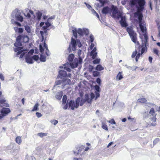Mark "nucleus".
I'll return each mask as SVG.
<instances>
[{
	"mask_svg": "<svg viewBox=\"0 0 160 160\" xmlns=\"http://www.w3.org/2000/svg\"><path fill=\"white\" fill-rule=\"evenodd\" d=\"M127 31L129 33L132 41L134 43L136 47H138L139 49H140L141 48H142L141 52V54H142L143 53L146 52L147 51L146 45L148 40V38L146 33L143 34L144 39H142V46H141L139 45V42L137 41V34L132 28L128 27L127 28Z\"/></svg>",
	"mask_w": 160,
	"mask_h": 160,
	"instance_id": "nucleus-1",
	"label": "nucleus"
},
{
	"mask_svg": "<svg viewBox=\"0 0 160 160\" xmlns=\"http://www.w3.org/2000/svg\"><path fill=\"white\" fill-rule=\"evenodd\" d=\"M111 11L112 14V17L115 19H119L120 18L119 22L121 26L123 28H126L128 24L127 21V18L125 16H123V12L119 11L117 7L112 5L111 7Z\"/></svg>",
	"mask_w": 160,
	"mask_h": 160,
	"instance_id": "nucleus-2",
	"label": "nucleus"
},
{
	"mask_svg": "<svg viewBox=\"0 0 160 160\" xmlns=\"http://www.w3.org/2000/svg\"><path fill=\"white\" fill-rule=\"evenodd\" d=\"M145 2L144 0H140L138 3L139 7H138V11L136 13L138 16V19L139 21V26L141 31L143 33H146V28L145 27L142 25L141 21L143 17L142 14L141 12L144 9V6L145 4Z\"/></svg>",
	"mask_w": 160,
	"mask_h": 160,
	"instance_id": "nucleus-3",
	"label": "nucleus"
},
{
	"mask_svg": "<svg viewBox=\"0 0 160 160\" xmlns=\"http://www.w3.org/2000/svg\"><path fill=\"white\" fill-rule=\"evenodd\" d=\"M94 98V94L92 92L85 94L84 99H81L80 98H78L76 101V108H78L79 105L82 106L85 102H87L88 103H91L92 99Z\"/></svg>",
	"mask_w": 160,
	"mask_h": 160,
	"instance_id": "nucleus-4",
	"label": "nucleus"
},
{
	"mask_svg": "<svg viewBox=\"0 0 160 160\" xmlns=\"http://www.w3.org/2000/svg\"><path fill=\"white\" fill-rule=\"evenodd\" d=\"M84 57L82 55L81 56L79 57V60H78L77 59L75 58L74 62L72 63L67 62L63 65V66H61L60 68L61 69L66 70L68 72H70L71 68H74L77 67L78 64H81L82 62V58Z\"/></svg>",
	"mask_w": 160,
	"mask_h": 160,
	"instance_id": "nucleus-5",
	"label": "nucleus"
},
{
	"mask_svg": "<svg viewBox=\"0 0 160 160\" xmlns=\"http://www.w3.org/2000/svg\"><path fill=\"white\" fill-rule=\"evenodd\" d=\"M14 45L16 47H17V48L15 50V52L18 51L17 55L21 54L20 56V58H22L24 55L27 52V51L23 49L22 47H19L22 46V44L18 38Z\"/></svg>",
	"mask_w": 160,
	"mask_h": 160,
	"instance_id": "nucleus-6",
	"label": "nucleus"
},
{
	"mask_svg": "<svg viewBox=\"0 0 160 160\" xmlns=\"http://www.w3.org/2000/svg\"><path fill=\"white\" fill-rule=\"evenodd\" d=\"M72 32L74 36L76 38H77V33L79 35L82 36L84 34L87 35L89 32L88 30L86 28H79L78 29L74 28L72 30Z\"/></svg>",
	"mask_w": 160,
	"mask_h": 160,
	"instance_id": "nucleus-7",
	"label": "nucleus"
},
{
	"mask_svg": "<svg viewBox=\"0 0 160 160\" xmlns=\"http://www.w3.org/2000/svg\"><path fill=\"white\" fill-rule=\"evenodd\" d=\"M12 18H15L16 19L21 22L23 20V17L21 16V13L20 10L16 9L13 10L11 13Z\"/></svg>",
	"mask_w": 160,
	"mask_h": 160,
	"instance_id": "nucleus-8",
	"label": "nucleus"
},
{
	"mask_svg": "<svg viewBox=\"0 0 160 160\" xmlns=\"http://www.w3.org/2000/svg\"><path fill=\"white\" fill-rule=\"evenodd\" d=\"M39 58L38 56L34 55L33 56L27 55L25 58L26 62L29 64H32L33 63V60L37 61Z\"/></svg>",
	"mask_w": 160,
	"mask_h": 160,
	"instance_id": "nucleus-9",
	"label": "nucleus"
},
{
	"mask_svg": "<svg viewBox=\"0 0 160 160\" xmlns=\"http://www.w3.org/2000/svg\"><path fill=\"white\" fill-rule=\"evenodd\" d=\"M156 114L155 113L154 109L153 108H151L148 114L149 117V118L151 119V121L152 122H154L156 121Z\"/></svg>",
	"mask_w": 160,
	"mask_h": 160,
	"instance_id": "nucleus-10",
	"label": "nucleus"
},
{
	"mask_svg": "<svg viewBox=\"0 0 160 160\" xmlns=\"http://www.w3.org/2000/svg\"><path fill=\"white\" fill-rule=\"evenodd\" d=\"M10 112V110L9 108H3L1 110V113L0 114V119L6 116Z\"/></svg>",
	"mask_w": 160,
	"mask_h": 160,
	"instance_id": "nucleus-11",
	"label": "nucleus"
},
{
	"mask_svg": "<svg viewBox=\"0 0 160 160\" xmlns=\"http://www.w3.org/2000/svg\"><path fill=\"white\" fill-rule=\"evenodd\" d=\"M39 49L40 52L42 53L41 54L40 59V61L42 62H45L46 61V57L45 56L44 54V49L42 45H39Z\"/></svg>",
	"mask_w": 160,
	"mask_h": 160,
	"instance_id": "nucleus-12",
	"label": "nucleus"
},
{
	"mask_svg": "<svg viewBox=\"0 0 160 160\" xmlns=\"http://www.w3.org/2000/svg\"><path fill=\"white\" fill-rule=\"evenodd\" d=\"M67 76V73L65 71L63 70H61L59 71L58 77L62 79L66 77Z\"/></svg>",
	"mask_w": 160,
	"mask_h": 160,
	"instance_id": "nucleus-13",
	"label": "nucleus"
},
{
	"mask_svg": "<svg viewBox=\"0 0 160 160\" xmlns=\"http://www.w3.org/2000/svg\"><path fill=\"white\" fill-rule=\"evenodd\" d=\"M0 106L1 107H2L1 105L6 107H9V104L7 103L6 100L3 97H2V98H0Z\"/></svg>",
	"mask_w": 160,
	"mask_h": 160,
	"instance_id": "nucleus-14",
	"label": "nucleus"
},
{
	"mask_svg": "<svg viewBox=\"0 0 160 160\" xmlns=\"http://www.w3.org/2000/svg\"><path fill=\"white\" fill-rule=\"evenodd\" d=\"M107 120L105 118H103L101 121L102 124V127L103 129L107 131L108 130V126L106 124Z\"/></svg>",
	"mask_w": 160,
	"mask_h": 160,
	"instance_id": "nucleus-15",
	"label": "nucleus"
},
{
	"mask_svg": "<svg viewBox=\"0 0 160 160\" xmlns=\"http://www.w3.org/2000/svg\"><path fill=\"white\" fill-rule=\"evenodd\" d=\"M85 147L83 145L81 146L79 148L78 154H79L81 155H84L85 153L84 151Z\"/></svg>",
	"mask_w": 160,
	"mask_h": 160,
	"instance_id": "nucleus-16",
	"label": "nucleus"
},
{
	"mask_svg": "<svg viewBox=\"0 0 160 160\" xmlns=\"http://www.w3.org/2000/svg\"><path fill=\"white\" fill-rule=\"evenodd\" d=\"M71 43L72 47V50L74 51L76 49V47L77 44V41L72 38L71 40Z\"/></svg>",
	"mask_w": 160,
	"mask_h": 160,
	"instance_id": "nucleus-17",
	"label": "nucleus"
},
{
	"mask_svg": "<svg viewBox=\"0 0 160 160\" xmlns=\"http://www.w3.org/2000/svg\"><path fill=\"white\" fill-rule=\"evenodd\" d=\"M75 108H76V103L75 102L71 100L70 101L68 104V109L71 108L72 110H74Z\"/></svg>",
	"mask_w": 160,
	"mask_h": 160,
	"instance_id": "nucleus-18",
	"label": "nucleus"
},
{
	"mask_svg": "<svg viewBox=\"0 0 160 160\" xmlns=\"http://www.w3.org/2000/svg\"><path fill=\"white\" fill-rule=\"evenodd\" d=\"M96 51V48L95 47L91 52V55L92 56L93 59H95L97 56V53Z\"/></svg>",
	"mask_w": 160,
	"mask_h": 160,
	"instance_id": "nucleus-19",
	"label": "nucleus"
},
{
	"mask_svg": "<svg viewBox=\"0 0 160 160\" xmlns=\"http://www.w3.org/2000/svg\"><path fill=\"white\" fill-rule=\"evenodd\" d=\"M70 83V81L69 79H62V86L63 87L69 85Z\"/></svg>",
	"mask_w": 160,
	"mask_h": 160,
	"instance_id": "nucleus-20",
	"label": "nucleus"
},
{
	"mask_svg": "<svg viewBox=\"0 0 160 160\" xmlns=\"http://www.w3.org/2000/svg\"><path fill=\"white\" fill-rule=\"evenodd\" d=\"M110 10V9L108 7H105L103 8L102 10V12L103 14H106L109 12Z\"/></svg>",
	"mask_w": 160,
	"mask_h": 160,
	"instance_id": "nucleus-21",
	"label": "nucleus"
},
{
	"mask_svg": "<svg viewBox=\"0 0 160 160\" xmlns=\"http://www.w3.org/2000/svg\"><path fill=\"white\" fill-rule=\"evenodd\" d=\"M157 143V141H148V146L152 148Z\"/></svg>",
	"mask_w": 160,
	"mask_h": 160,
	"instance_id": "nucleus-22",
	"label": "nucleus"
},
{
	"mask_svg": "<svg viewBox=\"0 0 160 160\" xmlns=\"http://www.w3.org/2000/svg\"><path fill=\"white\" fill-rule=\"evenodd\" d=\"M43 48L44 49H46V54L47 55V56H49L50 55L49 53V51L48 49L47 45L45 43V42H44L43 47Z\"/></svg>",
	"mask_w": 160,
	"mask_h": 160,
	"instance_id": "nucleus-23",
	"label": "nucleus"
},
{
	"mask_svg": "<svg viewBox=\"0 0 160 160\" xmlns=\"http://www.w3.org/2000/svg\"><path fill=\"white\" fill-rule=\"evenodd\" d=\"M49 21V19H48L47 21L45 22L46 26H44L43 28L44 29H47L50 26H51V24L50 23Z\"/></svg>",
	"mask_w": 160,
	"mask_h": 160,
	"instance_id": "nucleus-24",
	"label": "nucleus"
},
{
	"mask_svg": "<svg viewBox=\"0 0 160 160\" xmlns=\"http://www.w3.org/2000/svg\"><path fill=\"white\" fill-rule=\"evenodd\" d=\"M74 58V56L73 54L71 53L68 56V60L70 62L72 61L73 59Z\"/></svg>",
	"mask_w": 160,
	"mask_h": 160,
	"instance_id": "nucleus-25",
	"label": "nucleus"
},
{
	"mask_svg": "<svg viewBox=\"0 0 160 160\" xmlns=\"http://www.w3.org/2000/svg\"><path fill=\"white\" fill-rule=\"evenodd\" d=\"M37 15V18L38 20H39L41 18L42 16V13L40 12H38L36 13Z\"/></svg>",
	"mask_w": 160,
	"mask_h": 160,
	"instance_id": "nucleus-26",
	"label": "nucleus"
},
{
	"mask_svg": "<svg viewBox=\"0 0 160 160\" xmlns=\"http://www.w3.org/2000/svg\"><path fill=\"white\" fill-rule=\"evenodd\" d=\"M104 68L101 65H98L95 68V69L98 71H102L104 69Z\"/></svg>",
	"mask_w": 160,
	"mask_h": 160,
	"instance_id": "nucleus-27",
	"label": "nucleus"
},
{
	"mask_svg": "<svg viewBox=\"0 0 160 160\" xmlns=\"http://www.w3.org/2000/svg\"><path fill=\"white\" fill-rule=\"evenodd\" d=\"M39 105V104L38 103H36L34 106L33 109L32 110V111L34 112L37 111L38 109V107Z\"/></svg>",
	"mask_w": 160,
	"mask_h": 160,
	"instance_id": "nucleus-28",
	"label": "nucleus"
},
{
	"mask_svg": "<svg viewBox=\"0 0 160 160\" xmlns=\"http://www.w3.org/2000/svg\"><path fill=\"white\" fill-rule=\"evenodd\" d=\"M11 21L12 23L14 25H16V26L19 27H21V24L19 22H18L16 21H14L12 19L11 20Z\"/></svg>",
	"mask_w": 160,
	"mask_h": 160,
	"instance_id": "nucleus-29",
	"label": "nucleus"
},
{
	"mask_svg": "<svg viewBox=\"0 0 160 160\" xmlns=\"http://www.w3.org/2000/svg\"><path fill=\"white\" fill-rule=\"evenodd\" d=\"M91 12L93 15L96 16L98 19H99V15L93 9H91Z\"/></svg>",
	"mask_w": 160,
	"mask_h": 160,
	"instance_id": "nucleus-30",
	"label": "nucleus"
},
{
	"mask_svg": "<svg viewBox=\"0 0 160 160\" xmlns=\"http://www.w3.org/2000/svg\"><path fill=\"white\" fill-rule=\"evenodd\" d=\"M140 0H130V3L132 6L135 5L137 3H138V2Z\"/></svg>",
	"mask_w": 160,
	"mask_h": 160,
	"instance_id": "nucleus-31",
	"label": "nucleus"
},
{
	"mask_svg": "<svg viewBox=\"0 0 160 160\" xmlns=\"http://www.w3.org/2000/svg\"><path fill=\"white\" fill-rule=\"evenodd\" d=\"M62 95V93L61 92H58L56 95V98L57 99L60 100L61 98Z\"/></svg>",
	"mask_w": 160,
	"mask_h": 160,
	"instance_id": "nucleus-32",
	"label": "nucleus"
},
{
	"mask_svg": "<svg viewBox=\"0 0 160 160\" xmlns=\"http://www.w3.org/2000/svg\"><path fill=\"white\" fill-rule=\"evenodd\" d=\"M138 101V102H140L141 103H144L147 102V100L145 98H141L139 99Z\"/></svg>",
	"mask_w": 160,
	"mask_h": 160,
	"instance_id": "nucleus-33",
	"label": "nucleus"
},
{
	"mask_svg": "<svg viewBox=\"0 0 160 160\" xmlns=\"http://www.w3.org/2000/svg\"><path fill=\"white\" fill-rule=\"evenodd\" d=\"M23 41L25 42H27L29 40V38L27 36L24 35L22 36Z\"/></svg>",
	"mask_w": 160,
	"mask_h": 160,
	"instance_id": "nucleus-34",
	"label": "nucleus"
},
{
	"mask_svg": "<svg viewBox=\"0 0 160 160\" xmlns=\"http://www.w3.org/2000/svg\"><path fill=\"white\" fill-rule=\"evenodd\" d=\"M25 29L26 31L28 33H29L31 32V28L28 25H25L24 26Z\"/></svg>",
	"mask_w": 160,
	"mask_h": 160,
	"instance_id": "nucleus-35",
	"label": "nucleus"
},
{
	"mask_svg": "<svg viewBox=\"0 0 160 160\" xmlns=\"http://www.w3.org/2000/svg\"><path fill=\"white\" fill-rule=\"evenodd\" d=\"M94 60L93 61V63L94 64H98L100 61V59L99 58H97L94 59Z\"/></svg>",
	"mask_w": 160,
	"mask_h": 160,
	"instance_id": "nucleus-36",
	"label": "nucleus"
},
{
	"mask_svg": "<svg viewBox=\"0 0 160 160\" xmlns=\"http://www.w3.org/2000/svg\"><path fill=\"white\" fill-rule=\"evenodd\" d=\"M123 78V77L122 75L121 72H119L117 76V78L118 80H120Z\"/></svg>",
	"mask_w": 160,
	"mask_h": 160,
	"instance_id": "nucleus-37",
	"label": "nucleus"
},
{
	"mask_svg": "<svg viewBox=\"0 0 160 160\" xmlns=\"http://www.w3.org/2000/svg\"><path fill=\"white\" fill-rule=\"evenodd\" d=\"M78 54L79 57H80V56H81L83 55L84 57V55L83 52L81 50H78Z\"/></svg>",
	"mask_w": 160,
	"mask_h": 160,
	"instance_id": "nucleus-38",
	"label": "nucleus"
},
{
	"mask_svg": "<svg viewBox=\"0 0 160 160\" xmlns=\"http://www.w3.org/2000/svg\"><path fill=\"white\" fill-rule=\"evenodd\" d=\"M38 135L41 137H43L47 136V133H45L41 132V133H38Z\"/></svg>",
	"mask_w": 160,
	"mask_h": 160,
	"instance_id": "nucleus-39",
	"label": "nucleus"
},
{
	"mask_svg": "<svg viewBox=\"0 0 160 160\" xmlns=\"http://www.w3.org/2000/svg\"><path fill=\"white\" fill-rule=\"evenodd\" d=\"M29 12H30V13H28L26 15L27 17H30L31 16L30 14H31L32 15H33L34 18L35 17V16L34 15L33 12L32 11L30 10Z\"/></svg>",
	"mask_w": 160,
	"mask_h": 160,
	"instance_id": "nucleus-40",
	"label": "nucleus"
},
{
	"mask_svg": "<svg viewBox=\"0 0 160 160\" xmlns=\"http://www.w3.org/2000/svg\"><path fill=\"white\" fill-rule=\"evenodd\" d=\"M99 72L97 71H95L93 72V75L94 77L98 76L99 74Z\"/></svg>",
	"mask_w": 160,
	"mask_h": 160,
	"instance_id": "nucleus-41",
	"label": "nucleus"
},
{
	"mask_svg": "<svg viewBox=\"0 0 160 160\" xmlns=\"http://www.w3.org/2000/svg\"><path fill=\"white\" fill-rule=\"evenodd\" d=\"M62 79L61 80H57L56 81V85H62Z\"/></svg>",
	"mask_w": 160,
	"mask_h": 160,
	"instance_id": "nucleus-42",
	"label": "nucleus"
},
{
	"mask_svg": "<svg viewBox=\"0 0 160 160\" xmlns=\"http://www.w3.org/2000/svg\"><path fill=\"white\" fill-rule=\"evenodd\" d=\"M50 122L54 125H56L58 122V121L55 120H52L50 121Z\"/></svg>",
	"mask_w": 160,
	"mask_h": 160,
	"instance_id": "nucleus-43",
	"label": "nucleus"
},
{
	"mask_svg": "<svg viewBox=\"0 0 160 160\" xmlns=\"http://www.w3.org/2000/svg\"><path fill=\"white\" fill-rule=\"evenodd\" d=\"M107 122L110 123L112 124H115L116 122L113 119H112L109 121L107 120Z\"/></svg>",
	"mask_w": 160,
	"mask_h": 160,
	"instance_id": "nucleus-44",
	"label": "nucleus"
},
{
	"mask_svg": "<svg viewBox=\"0 0 160 160\" xmlns=\"http://www.w3.org/2000/svg\"><path fill=\"white\" fill-rule=\"evenodd\" d=\"M142 54H141V53L138 52V53L136 55V58H135V60L136 62H137L138 61V59L139 58L140 56Z\"/></svg>",
	"mask_w": 160,
	"mask_h": 160,
	"instance_id": "nucleus-45",
	"label": "nucleus"
},
{
	"mask_svg": "<svg viewBox=\"0 0 160 160\" xmlns=\"http://www.w3.org/2000/svg\"><path fill=\"white\" fill-rule=\"evenodd\" d=\"M137 53L138 52L136 50H135L134 52H133L131 56L132 58H134L135 56L136 57V56L137 54Z\"/></svg>",
	"mask_w": 160,
	"mask_h": 160,
	"instance_id": "nucleus-46",
	"label": "nucleus"
},
{
	"mask_svg": "<svg viewBox=\"0 0 160 160\" xmlns=\"http://www.w3.org/2000/svg\"><path fill=\"white\" fill-rule=\"evenodd\" d=\"M99 92L95 91L96 96L95 97V100H96L99 97L100 94Z\"/></svg>",
	"mask_w": 160,
	"mask_h": 160,
	"instance_id": "nucleus-47",
	"label": "nucleus"
},
{
	"mask_svg": "<svg viewBox=\"0 0 160 160\" xmlns=\"http://www.w3.org/2000/svg\"><path fill=\"white\" fill-rule=\"evenodd\" d=\"M153 52L154 53L156 54L157 55H159V51L157 49L154 48L153 49Z\"/></svg>",
	"mask_w": 160,
	"mask_h": 160,
	"instance_id": "nucleus-48",
	"label": "nucleus"
},
{
	"mask_svg": "<svg viewBox=\"0 0 160 160\" xmlns=\"http://www.w3.org/2000/svg\"><path fill=\"white\" fill-rule=\"evenodd\" d=\"M40 35L42 37V41H43L44 39V32L43 31H40Z\"/></svg>",
	"mask_w": 160,
	"mask_h": 160,
	"instance_id": "nucleus-49",
	"label": "nucleus"
},
{
	"mask_svg": "<svg viewBox=\"0 0 160 160\" xmlns=\"http://www.w3.org/2000/svg\"><path fill=\"white\" fill-rule=\"evenodd\" d=\"M90 41L91 42H92L94 40V38L93 35L91 34L90 36Z\"/></svg>",
	"mask_w": 160,
	"mask_h": 160,
	"instance_id": "nucleus-50",
	"label": "nucleus"
},
{
	"mask_svg": "<svg viewBox=\"0 0 160 160\" xmlns=\"http://www.w3.org/2000/svg\"><path fill=\"white\" fill-rule=\"evenodd\" d=\"M67 100V97L66 95H64L63 97L62 102L63 103H65Z\"/></svg>",
	"mask_w": 160,
	"mask_h": 160,
	"instance_id": "nucleus-51",
	"label": "nucleus"
},
{
	"mask_svg": "<svg viewBox=\"0 0 160 160\" xmlns=\"http://www.w3.org/2000/svg\"><path fill=\"white\" fill-rule=\"evenodd\" d=\"M95 89L96 90V92H99L100 87L98 85H95Z\"/></svg>",
	"mask_w": 160,
	"mask_h": 160,
	"instance_id": "nucleus-52",
	"label": "nucleus"
},
{
	"mask_svg": "<svg viewBox=\"0 0 160 160\" xmlns=\"http://www.w3.org/2000/svg\"><path fill=\"white\" fill-rule=\"evenodd\" d=\"M34 52V50L33 49L31 50L28 52L27 55H32Z\"/></svg>",
	"mask_w": 160,
	"mask_h": 160,
	"instance_id": "nucleus-53",
	"label": "nucleus"
},
{
	"mask_svg": "<svg viewBox=\"0 0 160 160\" xmlns=\"http://www.w3.org/2000/svg\"><path fill=\"white\" fill-rule=\"evenodd\" d=\"M85 4H86V6L87 7L88 9H91V10L92 9V7L90 5L88 4L86 2H85Z\"/></svg>",
	"mask_w": 160,
	"mask_h": 160,
	"instance_id": "nucleus-54",
	"label": "nucleus"
},
{
	"mask_svg": "<svg viewBox=\"0 0 160 160\" xmlns=\"http://www.w3.org/2000/svg\"><path fill=\"white\" fill-rule=\"evenodd\" d=\"M77 45L79 47H80L82 46V44L80 41L78 40H77Z\"/></svg>",
	"mask_w": 160,
	"mask_h": 160,
	"instance_id": "nucleus-55",
	"label": "nucleus"
},
{
	"mask_svg": "<svg viewBox=\"0 0 160 160\" xmlns=\"http://www.w3.org/2000/svg\"><path fill=\"white\" fill-rule=\"evenodd\" d=\"M36 115L38 118H40L42 116V114L39 112H37L36 113Z\"/></svg>",
	"mask_w": 160,
	"mask_h": 160,
	"instance_id": "nucleus-56",
	"label": "nucleus"
},
{
	"mask_svg": "<svg viewBox=\"0 0 160 160\" xmlns=\"http://www.w3.org/2000/svg\"><path fill=\"white\" fill-rule=\"evenodd\" d=\"M23 29L22 28H19L18 31V33H21L23 32Z\"/></svg>",
	"mask_w": 160,
	"mask_h": 160,
	"instance_id": "nucleus-57",
	"label": "nucleus"
},
{
	"mask_svg": "<svg viewBox=\"0 0 160 160\" xmlns=\"http://www.w3.org/2000/svg\"><path fill=\"white\" fill-rule=\"evenodd\" d=\"M96 82L99 85H100L101 81L100 78H97L96 80Z\"/></svg>",
	"mask_w": 160,
	"mask_h": 160,
	"instance_id": "nucleus-58",
	"label": "nucleus"
},
{
	"mask_svg": "<svg viewBox=\"0 0 160 160\" xmlns=\"http://www.w3.org/2000/svg\"><path fill=\"white\" fill-rule=\"evenodd\" d=\"M14 29L16 32H18L19 28L15 27H14Z\"/></svg>",
	"mask_w": 160,
	"mask_h": 160,
	"instance_id": "nucleus-59",
	"label": "nucleus"
},
{
	"mask_svg": "<svg viewBox=\"0 0 160 160\" xmlns=\"http://www.w3.org/2000/svg\"><path fill=\"white\" fill-rule=\"evenodd\" d=\"M90 148H91V147H87L83 150L85 152V151H88V150Z\"/></svg>",
	"mask_w": 160,
	"mask_h": 160,
	"instance_id": "nucleus-60",
	"label": "nucleus"
},
{
	"mask_svg": "<svg viewBox=\"0 0 160 160\" xmlns=\"http://www.w3.org/2000/svg\"><path fill=\"white\" fill-rule=\"evenodd\" d=\"M93 67L92 65H90L89 67V69L90 70L92 71L93 69Z\"/></svg>",
	"mask_w": 160,
	"mask_h": 160,
	"instance_id": "nucleus-61",
	"label": "nucleus"
},
{
	"mask_svg": "<svg viewBox=\"0 0 160 160\" xmlns=\"http://www.w3.org/2000/svg\"><path fill=\"white\" fill-rule=\"evenodd\" d=\"M94 46H95V45L94 43H92L90 45V49L91 50V49H92V48H94Z\"/></svg>",
	"mask_w": 160,
	"mask_h": 160,
	"instance_id": "nucleus-62",
	"label": "nucleus"
},
{
	"mask_svg": "<svg viewBox=\"0 0 160 160\" xmlns=\"http://www.w3.org/2000/svg\"><path fill=\"white\" fill-rule=\"evenodd\" d=\"M0 78L1 80H2V81H3L4 80V77L2 74H0Z\"/></svg>",
	"mask_w": 160,
	"mask_h": 160,
	"instance_id": "nucleus-63",
	"label": "nucleus"
},
{
	"mask_svg": "<svg viewBox=\"0 0 160 160\" xmlns=\"http://www.w3.org/2000/svg\"><path fill=\"white\" fill-rule=\"evenodd\" d=\"M68 104H67L65 105L64 106L63 108L65 110L68 108Z\"/></svg>",
	"mask_w": 160,
	"mask_h": 160,
	"instance_id": "nucleus-64",
	"label": "nucleus"
}]
</instances>
